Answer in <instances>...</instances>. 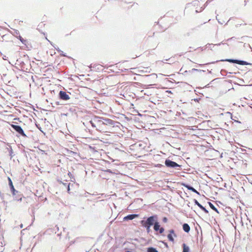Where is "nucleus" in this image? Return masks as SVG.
I'll return each instance as SVG.
<instances>
[{"label":"nucleus","instance_id":"c9c22d12","mask_svg":"<svg viewBox=\"0 0 252 252\" xmlns=\"http://www.w3.org/2000/svg\"><path fill=\"white\" fill-rule=\"evenodd\" d=\"M67 178H68V179H71V176H70V174H67Z\"/></svg>","mask_w":252,"mask_h":252},{"label":"nucleus","instance_id":"7c9ffc66","mask_svg":"<svg viewBox=\"0 0 252 252\" xmlns=\"http://www.w3.org/2000/svg\"><path fill=\"white\" fill-rule=\"evenodd\" d=\"M58 181L59 182H61L62 183H63V185H65L66 184H67V183H64L61 180H60L59 179L58 180Z\"/></svg>","mask_w":252,"mask_h":252},{"label":"nucleus","instance_id":"f257e3e1","mask_svg":"<svg viewBox=\"0 0 252 252\" xmlns=\"http://www.w3.org/2000/svg\"><path fill=\"white\" fill-rule=\"evenodd\" d=\"M158 219V216L157 215H154L148 217L146 220H141L140 223L142 224V225L151 226L154 224Z\"/></svg>","mask_w":252,"mask_h":252},{"label":"nucleus","instance_id":"aec40b11","mask_svg":"<svg viewBox=\"0 0 252 252\" xmlns=\"http://www.w3.org/2000/svg\"><path fill=\"white\" fill-rule=\"evenodd\" d=\"M18 38L21 41V42L23 44H25L26 45V43H27V40L23 39L22 36H21L20 35H19L18 37Z\"/></svg>","mask_w":252,"mask_h":252},{"label":"nucleus","instance_id":"1a4fd4ad","mask_svg":"<svg viewBox=\"0 0 252 252\" xmlns=\"http://www.w3.org/2000/svg\"><path fill=\"white\" fill-rule=\"evenodd\" d=\"M193 201L195 205H196L198 207H199V208L203 211H204L205 213L208 214L209 213L208 211L204 207H203L200 203H199L196 199H194Z\"/></svg>","mask_w":252,"mask_h":252},{"label":"nucleus","instance_id":"58836bf2","mask_svg":"<svg viewBox=\"0 0 252 252\" xmlns=\"http://www.w3.org/2000/svg\"><path fill=\"white\" fill-rule=\"evenodd\" d=\"M20 227H21V228H22V227H23V224H21L20 225Z\"/></svg>","mask_w":252,"mask_h":252},{"label":"nucleus","instance_id":"ddd939ff","mask_svg":"<svg viewBox=\"0 0 252 252\" xmlns=\"http://www.w3.org/2000/svg\"><path fill=\"white\" fill-rule=\"evenodd\" d=\"M183 229L184 231L187 233L189 232L190 229L189 225L187 223H185L183 224Z\"/></svg>","mask_w":252,"mask_h":252},{"label":"nucleus","instance_id":"2f4dec72","mask_svg":"<svg viewBox=\"0 0 252 252\" xmlns=\"http://www.w3.org/2000/svg\"><path fill=\"white\" fill-rule=\"evenodd\" d=\"M15 199H16V200H18V201H19V200L21 201V200H22V197H20V198H18V197H15Z\"/></svg>","mask_w":252,"mask_h":252},{"label":"nucleus","instance_id":"6ab92c4d","mask_svg":"<svg viewBox=\"0 0 252 252\" xmlns=\"http://www.w3.org/2000/svg\"><path fill=\"white\" fill-rule=\"evenodd\" d=\"M174 235H171V234H168L167 235V238L169 240V241H171V242H174Z\"/></svg>","mask_w":252,"mask_h":252},{"label":"nucleus","instance_id":"ea45409f","mask_svg":"<svg viewBox=\"0 0 252 252\" xmlns=\"http://www.w3.org/2000/svg\"><path fill=\"white\" fill-rule=\"evenodd\" d=\"M89 67H90V68H91L92 67H92V64L89 66Z\"/></svg>","mask_w":252,"mask_h":252},{"label":"nucleus","instance_id":"39448f33","mask_svg":"<svg viewBox=\"0 0 252 252\" xmlns=\"http://www.w3.org/2000/svg\"><path fill=\"white\" fill-rule=\"evenodd\" d=\"M115 124V122L113 121L112 120L108 119V118H104L102 125L110 126H114Z\"/></svg>","mask_w":252,"mask_h":252},{"label":"nucleus","instance_id":"a211bd4d","mask_svg":"<svg viewBox=\"0 0 252 252\" xmlns=\"http://www.w3.org/2000/svg\"><path fill=\"white\" fill-rule=\"evenodd\" d=\"M55 49L60 53V55L63 57H66V56L63 53V52L61 51L59 47H54Z\"/></svg>","mask_w":252,"mask_h":252},{"label":"nucleus","instance_id":"a19ab883","mask_svg":"<svg viewBox=\"0 0 252 252\" xmlns=\"http://www.w3.org/2000/svg\"><path fill=\"white\" fill-rule=\"evenodd\" d=\"M125 252H132L129 251H126Z\"/></svg>","mask_w":252,"mask_h":252},{"label":"nucleus","instance_id":"c85d7f7f","mask_svg":"<svg viewBox=\"0 0 252 252\" xmlns=\"http://www.w3.org/2000/svg\"><path fill=\"white\" fill-rule=\"evenodd\" d=\"M167 218L166 217H163V219H162V221L164 222H166L167 221Z\"/></svg>","mask_w":252,"mask_h":252},{"label":"nucleus","instance_id":"4c0bfd02","mask_svg":"<svg viewBox=\"0 0 252 252\" xmlns=\"http://www.w3.org/2000/svg\"><path fill=\"white\" fill-rule=\"evenodd\" d=\"M158 167H159V166H162V167H164V166H163V165H162L161 164H158Z\"/></svg>","mask_w":252,"mask_h":252},{"label":"nucleus","instance_id":"7ed1b4c3","mask_svg":"<svg viewBox=\"0 0 252 252\" xmlns=\"http://www.w3.org/2000/svg\"><path fill=\"white\" fill-rule=\"evenodd\" d=\"M221 61L228 62H229L231 63H237V64H240V65L251 64V63H249L246 61H242V60H235V59H225V60H221Z\"/></svg>","mask_w":252,"mask_h":252},{"label":"nucleus","instance_id":"bb28decb","mask_svg":"<svg viewBox=\"0 0 252 252\" xmlns=\"http://www.w3.org/2000/svg\"><path fill=\"white\" fill-rule=\"evenodd\" d=\"M161 242L162 243L164 244V245L165 246V247L166 248H168V244H167V243L166 242H165L164 241H161Z\"/></svg>","mask_w":252,"mask_h":252},{"label":"nucleus","instance_id":"b1692460","mask_svg":"<svg viewBox=\"0 0 252 252\" xmlns=\"http://www.w3.org/2000/svg\"><path fill=\"white\" fill-rule=\"evenodd\" d=\"M12 154H13V150L12 149V148L10 147V151H9V155H10L11 158L13 157Z\"/></svg>","mask_w":252,"mask_h":252},{"label":"nucleus","instance_id":"393cba45","mask_svg":"<svg viewBox=\"0 0 252 252\" xmlns=\"http://www.w3.org/2000/svg\"><path fill=\"white\" fill-rule=\"evenodd\" d=\"M164 231V228L163 227H160L159 230H158V232L160 234H162Z\"/></svg>","mask_w":252,"mask_h":252},{"label":"nucleus","instance_id":"6e6552de","mask_svg":"<svg viewBox=\"0 0 252 252\" xmlns=\"http://www.w3.org/2000/svg\"><path fill=\"white\" fill-rule=\"evenodd\" d=\"M181 185L184 187L187 188L189 190L192 191V192L197 194L198 195H200V193L190 185L184 183H182Z\"/></svg>","mask_w":252,"mask_h":252},{"label":"nucleus","instance_id":"79ce46f5","mask_svg":"<svg viewBox=\"0 0 252 252\" xmlns=\"http://www.w3.org/2000/svg\"><path fill=\"white\" fill-rule=\"evenodd\" d=\"M183 173H186V174H188L189 173L188 172H183Z\"/></svg>","mask_w":252,"mask_h":252},{"label":"nucleus","instance_id":"cd10ccee","mask_svg":"<svg viewBox=\"0 0 252 252\" xmlns=\"http://www.w3.org/2000/svg\"><path fill=\"white\" fill-rule=\"evenodd\" d=\"M216 175V174H209L210 176H207V177H209V178L213 179V178L214 177V175Z\"/></svg>","mask_w":252,"mask_h":252},{"label":"nucleus","instance_id":"4be33fe9","mask_svg":"<svg viewBox=\"0 0 252 252\" xmlns=\"http://www.w3.org/2000/svg\"><path fill=\"white\" fill-rule=\"evenodd\" d=\"M142 226L146 228V230H147V233H149L150 232V231H151V229H150L151 226H147L146 225H142Z\"/></svg>","mask_w":252,"mask_h":252},{"label":"nucleus","instance_id":"f8f14e48","mask_svg":"<svg viewBox=\"0 0 252 252\" xmlns=\"http://www.w3.org/2000/svg\"><path fill=\"white\" fill-rule=\"evenodd\" d=\"M16 64H20L21 65V68L22 70H24L25 69H27V68H26V64L24 63L23 61H22L20 59L17 60V63Z\"/></svg>","mask_w":252,"mask_h":252},{"label":"nucleus","instance_id":"e433bc0d","mask_svg":"<svg viewBox=\"0 0 252 252\" xmlns=\"http://www.w3.org/2000/svg\"><path fill=\"white\" fill-rule=\"evenodd\" d=\"M107 172H109L110 173H111V174L113 173L112 172L110 171V170H107Z\"/></svg>","mask_w":252,"mask_h":252},{"label":"nucleus","instance_id":"37998d69","mask_svg":"<svg viewBox=\"0 0 252 252\" xmlns=\"http://www.w3.org/2000/svg\"><path fill=\"white\" fill-rule=\"evenodd\" d=\"M64 181H65L66 182H68L69 180H68L67 179H65Z\"/></svg>","mask_w":252,"mask_h":252},{"label":"nucleus","instance_id":"4468645a","mask_svg":"<svg viewBox=\"0 0 252 252\" xmlns=\"http://www.w3.org/2000/svg\"><path fill=\"white\" fill-rule=\"evenodd\" d=\"M154 229L155 231H158L159 230V228L160 227L159 222L158 221V219L154 223Z\"/></svg>","mask_w":252,"mask_h":252},{"label":"nucleus","instance_id":"0eeeda50","mask_svg":"<svg viewBox=\"0 0 252 252\" xmlns=\"http://www.w3.org/2000/svg\"><path fill=\"white\" fill-rule=\"evenodd\" d=\"M59 96L61 99L64 100H68L70 98L69 96L66 93V92L62 91L60 92Z\"/></svg>","mask_w":252,"mask_h":252},{"label":"nucleus","instance_id":"a18cd8bd","mask_svg":"<svg viewBox=\"0 0 252 252\" xmlns=\"http://www.w3.org/2000/svg\"><path fill=\"white\" fill-rule=\"evenodd\" d=\"M86 252H89V251H87Z\"/></svg>","mask_w":252,"mask_h":252},{"label":"nucleus","instance_id":"c756f323","mask_svg":"<svg viewBox=\"0 0 252 252\" xmlns=\"http://www.w3.org/2000/svg\"><path fill=\"white\" fill-rule=\"evenodd\" d=\"M222 179L220 177L217 178V181L218 182H219L220 181H222Z\"/></svg>","mask_w":252,"mask_h":252},{"label":"nucleus","instance_id":"5701e85b","mask_svg":"<svg viewBox=\"0 0 252 252\" xmlns=\"http://www.w3.org/2000/svg\"><path fill=\"white\" fill-rule=\"evenodd\" d=\"M89 123L91 124L92 126L93 127H96V126L95 125V122H94V121H90L89 122Z\"/></svg>","mask_w":252,"mask_h":252},{"label":"nucleus","instance_id":"c03bdc74","mask_svg":"<svg viewBox=\"0 0 252 252\" xmlns=\"http://www.w3.org/2000/svg\"><path fill=\"white\" fill-rule=\"evenodd\" d=\"M204 176H205V175H207V174H203Z\"/></svg>","mask_w":252,"mask_h":252},{"label":"nucleus","instance_id":"473e14b6","mask_svg":"<svg viewBox=\"0 0 252 252\" xmlns=\"http://www.w3.org/2000/svg\"><path fill=\"white\" fill-rule=\"evenodd\" d=\"M212 45H213V44H208L207 45V48H211V46H212Z\"/></svg>","mask_w":252,"mask_h":252},{"label":"nucleus","instance_id":"dca6fc26","mask_svg":"<svg viewBox=\"0 0 252 252\" xmlns=\"http://www.w3.org/2000/svg\"><path fill=\"white\" fill-rule=\"evenodd\" d=\"M208 203L209 206L210 207V208L212 210H213L214 211H215L217 213H219L218 210L216 208V207L211 202H208Z\"/></svg>","mask_w":252,"mask_h":252},{"label":"nucleus","instance_id":"412c9836","mask_svg":"<svg viewBox=\"0 0 252 252\" xmlns=\"http://www.w3.org/2000/svg\"><path fill=\"white\" fill-rule=\"evenodd\" d=\"M169 234L173 235L175 237H177V235L175 234V231L173 229H170L169 231Z\"/></svg>","mask_w":252,"mask_h":252},{"label":"nucleus","instance_id":"2eb2a0df","mask_svg":"<svg viewBox=\"0 0 252 252\" xmlns=\"http://www.w3.org/2000/svg\"><path fill=\"white\" fill-rule=\"evenodd\" d=\"M182 246L183 248V252H190L189 247L186 245V244H183Z\"/></svg>","mask_w":252,"mask_h":252},{"label":"nucleus","instance_id":"72a5a7b5","mask_svg":"<svg viewBox=\"0 0 252 252\" xmlns=\"http://www.w3.org/2000/svg\"><path fill=\"white\" fill-rule=\"evenodd\" d=\"M69 184L68 185H67V191L69 192V190H70V188H69Z\"/></svg>","mask_w":252,"mask_h":252},{"label":"nucleus","instance_id":"f3484780","mask_svg":"<svg viewBox=\"0 0 252 252\" xmlns=\"http://www.w3.org/2000/svg\"><path fill=\"white\" fill-rule=\"evenodd\" d=\"M147 252H158V250L154 247H149L147 249Z\"/></svg>","mask_w":252,"mask_h":252},{"label":"nucleus","instance_id":"f03ea898","mask_svg":"<svg viewBox=\"0 0 252 252\" xmlns=\"http://www.w3.org/2000/svg\"><path fill=\"white\" fill-rule=\"evenodd\" d=\"M165 166L169 168H173L176 169H179L181 165L178 164L176 162L172 161L169 159H166L165 161Z\"/></svg>","mask_w":252,"mask_h":252},{"label":"nucleus","instance_id":"9b49d317","mask_svg":"<svg viewBox=\"0 0 252 252\" xmlns=\"http://www.w3.org/2000/svg\"><path fill=\"white\" fill-rule=\"evenodd\" d=\"M104 118L103 117H100L96 116L94 119V122L95 123L99 124V125L103 124V121Z\"/></svg>","mask_w":252,"mask_h":252},{"label":"nucleus","instance_id":"9d476101","mask_svg":"<svg viewBox=\"0 0 252 252\" xmlns=\"http://www.w3.org/2000/svg\"><path fill=\"white\" fill-rule=\"evenodd\" d=\"M138 216L137 214H129L125 217L124 218V220H132Z\"/></svg>","mask_w":252,"mask_h":252},{"label":"nucleus","instance_id":"423d86ee","mask_svg":"<svg viewBox=\"0 0 252 252\" xmlns=\"http://www.w3.org/2000/svg\"><path fill=\"white\" fill-rule=\"evenodd\" d=\"M8 184H9V187H10V190L13 194V195H16V193H18V191H17L15 189H14V186L13 185V183H12V180L11 179H10V178L9 177H8Z\"/></svg>","mask_w":252,"mask_h":252},{"label":"nucleus","instance_id":"a878e982","mask_svg":"<svg viewBox=\"0 0 252 252\" xmlns=\"http://www.w3.org/2000/svg\"><path fill=\"white\" fill-rule=\"evenodd\" d=\"M226 72V71L224 69H221V71H220V73L222 75H224V74Z\"/></svg>","mask_w":252,"mask_h":252},{"label":"nucleus","instance_id":"f704fd0d","mask_svg":"<svg viewBox=\"0 0 252 252\" xmlns=\"http://www.w3.org/2000/svg\"><path fill=\"white\" fill-rule=\"evenodd\" d=\"M221 44H223V43H222V42H221V43H219V44H214V45L219 46V45H220Z\"/></svg>","mask_w":252,"mask_h":252},{"label":"nucleus","instance_id":"20e7f679","mask_svg":"<svg viewBox=\"0 0 252 252\" xmlns=\"http://www.w3.org/2000/svg\"><path fill=\"white\" fill-rule=\"evenodd\" d=\"M11 127L13 128L14 130H15L17 133H18L21 135L25 137H27L26 134L25 133L23 129L20 126L12 125Z\"/></svg>","mask_w":252,"mask_h":252}]
</instances>
